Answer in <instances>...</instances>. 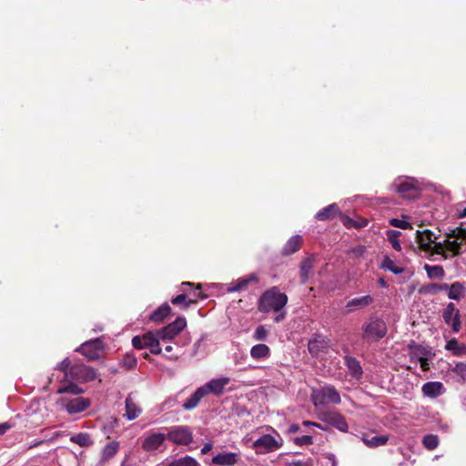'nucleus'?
<instances>
[{
	"instance_id": "49",
	"label": "nucleus",
	"mask_w": 466,
	"mask_h": 466,
	"mask_svg": "<svg viewBox=\"0 0 466 466\" xmlns=\"http://www.w3.org/2000/svg\"><path fill=\"white\" fill-rule=\"evenodd\" d=\"M294 442L297 444V445H309V444H312L313 442V439L310 435H303L301 437H297L295 440H294Z\"/></svg>"
},
{
	"instance_id": "58",
	"label": "nucleus",
	"mask_w": 466,
	"mask_h": 466,
	"mask_svg": "<svg viewBox=\"0 0 466 466\" xmlns=\"http://www.w3.org/2000/svg\"><path fill=\"white\" fill-rule=\"evenodd\" d=\"M456 217L459 218H466V207L463 208H457L456 209Z\"/></svg>"
},
{
	"instance_id": "14",
	"label": "nucleus",
	"mask_w": 466,
	"mask_h": 466,
	"mask_svg": "<svg viewBox=\"0 0 466 466\" xmlns=\"http://www.w3.org/2000/svg\"><path fill=\"white\" fill-rule=\"evenodd\" d=\"M187 326L185 318H177L175 321L168 324L161 329H157L158 335L162 339V342L174 339Z\"/></svg>"
},
{
	"instance_id": "18",
	"label": "nucleus",
	"mask_w": 466,
	"mask_h": 466,
	"mask_svg": "<svg viewBox=\"0 0 466 466\" xmlns=\"http://www.w3.org/2000/svg\"><path fill=\"white\" fill-rule=\"evenodd\" d=\"M344 364L348 369L349 375L356 380H360L362 378L363 375V370L360 363V361L350 355H345L344 356Z\"/></svg>"
},
{
	"instance_id": "62",
	"label": "nucleus",
	"mask_w": 466,
	"mask_h": 466,
	"mask_svg": "<svg viewBox=\"0 0 466 466\" xmlns=\"http://www.w3.org/2000/svg\"><path fill=\"white\" fill-rule=\"evenodd\" d=\"M326 459L329 460V461L330 462L331 466H336V459H335V456L333 454H329L326 457Z\"/></svg>"
},
{
	"instance_id": "53",
	"label": "nucleus",
	"mask_w": 466,
	"mask_h": 466,
	"mask_svg": "<svg viewBox=\"0 0 466 466\" xmlns=\"http://www.w3.org/2000/svg\"><path fill=\"white\" fill-rule=\"evenodd\" d=\"M451 286V284H448V283H441V284H433L432 285V288L435 291H447V293L449 292V287Z\"/></svg>"
},
{
	"instance_id": "1",
	"label": "nucleus",
	"mask_w": 466,
	"mask_h": 466,
	"mask_svg": "<svg viewBox=\"0 0 466 466\" xmlns=\"http://www.w3.org/2000/svg\"><path fill=\"white\" fill-rule=\"evenodd\" d=\"M242 441L247 447L254 450L257 454L274 452L284 443L281 435L270 426L256 429L246 435Z\"/></svg>"
},
{
	"instance_id": "60",
	"label": "nucleus",
	"mask_w": 466,
	"mask_h": 466,
	"mask_svg": "<svg viewBox=\"0 0 466 466\" xmlns=\"http://www.w3.org/2000/svg\"><path fill=\"white\" fill-rule=\"evenodd\" d=\"M212 449L211 443H206L204 447L201 449V453L206 454Z\"/></svg>"
},
{
	"instance_id": "51",
	"label": "nucleus",
	"mask_w": 466,
	"mask_h": 466,
	"mask_svg": "<svg viewBox=\"0 0 466 466\" xmlns=\"http://www.w3.org/2000/svg\"><path fill=\"white\" fill-rule=\"evenodd\" d=\"M120 466H139L138 462L132 459L130 455H126Z\"/></svg>"
},
{
	"instance_id": "21",
	"label": "nucleus",
	"mask_w": 466,
	"mask_h": 466,
	"mask_svg": "<svg viewBox=\"0 0 466 466\" xmlns=\"http://www.w3.org/2000/svg\"><path fill=\"white\" fill-rule=\"evenodd\" d=\"M120 443L117 441L108 442L101 451L99 465L103 466L106 462L113 459L118 452Z\"/></svg>"
},
{
	"instance_id": "41",
	"label": "nucleus",
	"mask_w": 466,
	"mask_h": 466,
	"mask_svg": "<svg viewBox=\"0 0 466 466\" xmlns=\"http://www.w3.org/2000/svg\"><path fill=\"white\" fill-rule=\"evenodd\" d=\"M451 371L459 378V381L466 383V362L457 363Z\"/></svg>"
},
{
	"instance_id": "16",
	"label": "nucleus",
	"mask_w": 466,
	"mask_h": 466,
	"mask_svg": "<svg viewBox=\"0 0 466 466\" xmlns=\"http://www.w3.org/2000/svg\"><path fill=\"white\" fill-rule=\"evenodd\" d=\"M436 239L437 237L435 236V234L429 229H425L422 231L418 230L416 233V241L420 248L426 254L431 248V245L434 243V240Z\"/></svg>"
},
{
	"instance_id": "10",
	"label": "nucleus",
	"mask_w": 466,
	"mask_h": 466,
	"mask_svg": "<svg viewBox=\"0 0 466 466\" xmlns=\"http://www.w3.org/2000/svg\"><path fill=\"white\" fill-rule=\"evenodd\" d=\"M103 350L104 342L101 339L97 338L82 343L76 350L92 361L99 359Z\"/></svg>"
},
{
	"instance_id": "54",
	"label": "nucleus",
	"mask_w": 466,
	"mask_h": 466,
	"mask_svg": "<svg viewBox=\"0 0 466 466\" xmlns=\"http://www.w3.org/2000/svg\"><path fill=\"white\" fill-rule=\"evenodd\" d=\"M365 250H366V248L364 246L360 245V246L352 248V253H354L357 257H360L364 254Z\"/></svg>"
},
{
	"instance_id": "17",
	"label": "nucleus",
	"mask_w": 466,
	"mask_h": 466,
	"mask_svg": "<svg viewBox=\"0 0 466 466\" xmlns=\"http://www.w3.org/2000/svg\"><path fill=\"white\" fill-rule=\"evenodd\" d=\"M374 301V298L370 295H365L351 299L346 303V310L350 313L356 310L363 309L371 305Z\"/></svg>"
},
{
	"instance_id": "5",
	"label": "nucleus",
	"mask_w": 466,
	"mask_h": 466,
	"mask_svg": "<svg viewBox=\"0 0 466 466\" xmlns=\"http://www.w3.org/2000/svg\"><path fill=\"white\" fill-rule=\"evenodd\" d=\"M160 342H162V339L158 335L157 330L148 331L141 336H135L132 339V345L135 349H147L150 353L155 355H158L162 351Z\"/></svg>"
},
{
	"instance_id": "57",
	"label": "nucleus",
	"mask_w": 466,
	"mask_h": 466,
	"mask_svg": "<svg viewBox=\"0 0 466 466\" xmlns=\"http://www.w3.org/2000/svg\"><path fill=\"white\" fill-rule=\"evenodd\" d=\"M290 466H311L309 461H294L290 463Z\"/></svg>"
},
{
	"instance_id": "27",
	"label": "nucleus",
	"mask_w": 466,
	"mask_h": 466,
	"mask_svg": "<svg viewBox=\"0 0 466 466\" xmlns=\"http://www.w3.org/2000/svg\"><path fill=\"white\" fill-rule=\"evenodd\" d=\"M269 355L270 350L266 344L254 345L250 350V356L257 360L268 359Z\"/></svg>"
},
{
	"instance_id": "56",
	"label": "nucleus",
	"mask_w": 466,
	"mask_h": 466,
	"mask_svg": "<svg viewBox=\"0 0 466 466\" xmlns=\"http://www.w3.org/2000/svg\"><path fill=\"white\" fill-rule=\"evenodd\" d=\"M43 442H44L43 440H34L30 443H28L25 450H31L33 448H35V447L41 445Z\"/></svg>"
},
{
	"instance_id": "28",
	"label": "nucleus",
	"mask_w": 466,
	"mask_h": 466,
	"mask_svg": "<svg viewBox=\"0 0 466 466\" xmlns=\"http://www.w3.org/2000/svg\"><path fill=\"white\" fill-rule=\"evenodd\" d=\"M170 310L169 305L164 303L150 314L149 319L157 323L162 322L169 315Z\"/></svg>"
},
{
	"instance_id": "22",
	"label": "nucleus",
	"mask_w": 466,
	"mask_h": 466,
	"mask_svg": "<svg viewBox=\"0 0 466 466\" xmlns=\"http://www.w3.org/2000/svg\"><path fill=\"white\" fill-rule=\"evenodd\" d=\"M125 408L126 413L124 416L130 421L136 420L142 413V409L130 395L125 400Z\"/></svg>"
},
{
	"instance_id": "24",
	"label": "nucleus",
	"mask_w": 466,
	"mask_h": 466,
	"mask_svg": "<svg viewBox=\"0 0 466 466\" xmlns=\"http://www.w3.org/2000/svg\"><path fill=\"white\" fill-rule=\"evenodd\" d=\"M466 295V286L463 282L455 281L449 287L447 296L450 299L460 300Z\"/></svg>"
},
{
	"instance_id": "55",
	"label": "nucleus",
	"mask_w": 466,
	"mask_h": 466,
	"mask_svg": "<svg viewBox=\"0 0 466 466\" xmlns=\"http://www.w3.org/2000/svg\"><path fill=\"white\" fill-rule=\"evenodd\" d=\"M11 428H12V424L9 422L0 423V436L4 435Z\"/></svg>"
},
{
	"instance_id": "7",
	"label": "nucleus",
	"mask_w": 466,
	"mask_h": 466,
	"mask_svg": "<svg viewBox=\"0 0 466 466\" xmlns=\"http://www.w3.org/2000/svg\"><path fill=\"white\" fill-rule=\"evenodd\" d=\"M422 182L410 177H400L394 180L391 188L397 193L412 198L421 189Z\"/></svg>"
},
{
	"instance_id": "35",
	"label": "nucleus",
	"mask_w": 466,
	"mask_h": 466,
	"mask_svg": "<svg viewBox=\"0 0 466 466\" xmlns=\"http://www.w3.org/2000/svg\"><path fill=\"white\" fill-rule=\"evenodd\" d=\"M84 390L74 383H70L57 390L58 394H70V397H79L78 395L82 394Z\"/></svg>"
},
{
	"instance_id": "8",
	"label": "nucleus",
	"mask_w": 466,
	"mask_h": 466,
	"mask_svg": "<svg viewBox=\"0 0 466 466\" xmlns=\"http://www.w3.org/2000/svg\"><path fill=\"white\" fill-rule=\"evenodd\" d=\"M57 405L69 415H74L87 410L91 401L85 397L63 396L57 400Z\"/></svg>"
},
{
	"instance_id": "34",
	"label": "nucleus",
	"mask_w": 466,
	"mask_h": 466,
	"mask_svg": "<svg viewBox=\"0 0 466 466\" xmlns=\"http://www.w3.org/2000/svg\"><path fill=\"white\" fill-rule=\"evenodd\" d=\"M212 464L219 466H230L233 465V453H219L213 457Z\"/></svg>"
},
{
	"instance_id": "43",
	"label": "nucleus",
	"mask_w": 466,
	"mask_h": 466,
	"mask_svg": "<svg viewBox=\"0 0 466 466\" xmlns=\"http://www.w3.org/2000/svg\"><path fill=\"white\" fill-rule=\"evenodd\" d=\"M445 349L453 351L454 354L458 356L461 355L464 352V347L460 346L455 339L449 340L446 343Z\"/></svg>"
},
{
	"instance_id": "48",
	"label": "nucleus",
	"mask_w": 466,
	"mask_h": 466,
	"mask_svg": "<svg viewBox=\"0 0 466 466\" xmlns=\"http://www.w3.org/2000/svg\"><path fill=\"white\" fill-rule=\"evenodd\" d=\"M418 351H420V348L419 347H414L413 349H411V354L415 357H418L419 360H420V367L423 370H429V363L427 361L426 359L422 358L421 356H418Z\"/></svg>"
},
{
	"instance_id": "45",
	"label": "nucleus",
	"mask_w": 466,
	"mask_h": 466,
	"mask_svg": "<svg viewBox=\"0 0 466 466\" xmlns=\"http://www.w3.org/2000/svg\"><path fill=\"white\" fill-rule=\"evenodd\" d=\"M268 336V330L263 325L258 326L253 334V338L258 341L267 339Z\"/></svg>"
},
{
	"instance_id": "64",
	"label": "nucleus",
	"mask_w": 466,
	"mask_h": 466,
	"mask_svg": "<svg viewBox=\"0 0 466 466\" xmlns=\"http://www.w3.org/2000/svg\"><path fill=\"white\" fill-rule=\"evenodd\" d=\"M378 283L380 287L382 288H386L388 286L386 280L382 278H380L379 280H378Z\"/></svg>"
},
{
	"instance_id": "31",
	"label": "nucleus",
	"mask_w": 466,
	"mask_h": 466,
	"mask_svg": "<svg viewBox=\"0 0 466 466\" xmlns=\"http://www.w3.org/2000/svg\"><path fill=\"white\" fill-rule=\"evenodd\" d=\"M70 441L74 442L80 447H89L93 444L91 435L86 432H79L70 437Z\"/></svg>"
},
{
	"instance_id": "12",
	"label": "nucleus",
	"mask_w": 466,
	"mask_h": 466,
	"mask_svg": "<svg viewBox=\"0 0 466 466\" xmlns=\"http://www.w3.org/2000/svg\"><path fill=\"white\" fill-rule=\"evenodd\" d=\"M167 439L166 433L149 432L145 436L141 448L147 452L161 451Z\"/></svg>"
},
{
	"instance_id": "25",
	"label": "nucleus",
	"mask_w": 466,
	"mask_h": 466,
	"mask_svg": "<svg viewBox=\"0 0 466 466\" xmlns=\"http://www.w3.org/2000/svg\"><path fill=\"white\" fill-rule=\"evenodd\" d=\"M258 282L256 273H250L245 277L238 279L235 282V292L247 290L250 285H255Z\"/></svg>"
},
{
	"instance_id": "50",
	"label": "nucleus",
	"mask_w": 466,
	"mask_h": 466,
	"mask_svg": "<svg viewBox=\"0 0 466 466\" xmlns=\"http://www.w3.org/2000/svg\"><path fill=\"white\" fill-rule=\"evenodd\" d=\"M123 362L127 368L132 369L137 365V358L131 354H127L124 357Z\"/></svg>"
},
{
	"instance_id": "40",
	"label": "nucleus",
	"mask_w": 466,
	"mask_h": 466,
	"mask_svg": "<svg viewBox=\"0 0 466 466\" xmlns=\"http://www.w3.org/2000/svg\"><path fill=\"white\" fill-rule=\"evenodd\" d=\"M445 244L446 251L451 252L453 256H458L462 253V250L458 247V241L453 238L446 237Z\"/></svg>"
},
{
	"instance_id": "29",
	"label": "nucleus",
	"mask_w": 466,
	"mask_h": 466,
	"mask_svg": "<svg viewBox=\"0 0 466 466\" xmlns=\"http://www.w3.org/2000/svg\"><path fill=\"white\" fill-rule=\"evenodd\" d=\"M301 245V237L299 235L292 236L283 247V253L290 255L297 252Z\"/></svg>"
},
{
	"instance_id": "20",
	"label": "nucleus",
	"mask_w": 466,
	"mask_h": 466,
	"mask_svg": "<svg viewBox=\"0 0 466 466\" xmlns=\"http://www.w3.org/2000/svg\"><path fill=\"white\" fill-rule=\"evenodd\" d=\"M329 348V341L320 335H316L308 344L309 351L312 356H319Z\"/></svg>"
},
{
	"instance_id": "32",
	"label": "nucleus",
	"mask_w": 466,
	"mask_h": 466,
	"mask_svg": "<svg viewBox=\"0 0 466 466\" xmlns=\"http://www.w3.org/2000/svg\"><path fill=\"white\" fill-rule=\"evenodd\" d=\"M388 436L386 435H380V436H364L362 438L363 442L368 446L369 448H377L380 446H383L388 441Z\"/></svg>"
},
{
	"instance_id": "19",
	"label": "nucleus",
	"mask_w": 466,
	"mask_h": 466,
	"mask_svg": "<svg viewBox=\"0 0 466 466\" xmlns=\"http://www.w3.org/2000/svg\"><path fill=\"white\" fill-rule=\"evenodd\" d=\"M421 390L425 396L435 399L445 393V387L441 381H429L423 384Z\"/></svg>"
},
{
	"instance_id": "11",
	"label": "nucleus",
	"mask_w": 466,
	"mask_h": 466,
	"mask_svg": "<svg viewBox=\"0 0 466 466\" xmlns=\"http://www.w3.org/2000/svg\"><path fill=\"white\" fill-rule=\"evenodd\" d=\"M167 440L177 445H188L193 441V434L187 426L171 427L167 433Z\"/></svg>"
},
{
	"instance_id": "36",
	"label": "nucleus",
	"mask_w": 466,
	"mask_h": 466,
	"mask_svg": "<svg viewBox=\"0 0 466 466\" xmlns=\"http://www.w3.org/2000/svg\"><path fill=\"white\" fill-rule=\"evenodd\" d=\"M400 235L401 232L399 230L390 229L387 231L388 240L391 244L392 248L396 251L401 250V245L399 240Z\"/></svg>"
},
{
	"instance_id": "9",
	"label": "nucleus",
	"mask_w": 466,
	"mask_h": 466,
	"mask_svg": "<svg viewBox=\"0 0 466 466\" xmlns=\"http://www.w3.org/2000/svg\"><path fill=\"white\" fill-rule=\"evenodd\" d=\"M96 376V370L84 363H76L69 369V379L78 382L92 381Z\"/></svg>"
},
{
	"instance_id": "63",
	"label": "nucleus",
	"mask_w": 466,
	"mask_h": 466,
	"mask_svg": "<svg viewBox=\"0 0 466 466\" xmlns=\"http://www.w3.org/2000/svg\"><path fill=\"white\" fill-rule=\"evenodd\" d=\"M303 424H304L305 426L318 427V428H320V429H321L320 425H319V424H317V423H315V422H311V421L305 420V421H303Z\"/></svg>"
},
{
	"instance_id": "46",
	"label": "nucleus",
	"mask_w": 466,
	"mask_h": 466,
	"mask_svg": "<svg viewBox=\"0 0 466 466\" xmlns=\"http://www.w3.org/2000/svg\"><path fill=\"white\" fill-rule=\"evenodd\" d=\"M71 366V361L68 358L64 359L61 362H59L56 366V370H61L65 373L66 378H69V369Z\"/></svg>"
},
{
	"instance_id": "6",
	"label": "nucleus",
	"mask_w": 466,
	"mask_h": 466,
	"mask_svg": "<svg viewBox=\"0 0 466 466\" xmlns=\"http://www.w3.org/2000/svg\"><path fill=\"white\" fill-rule=\"evenodd\" d=\"M387 325L380 318H370L362 325L363 338L368 341H378L387 334Z\"/></svg>"
},
{
	"instance_id": "13",
	"label": "nucleus",
	"mask_w": 466,
	"mask_h": 466,
	"mask_svg": "<svg viewBox=\"0 0 466 466\" xmlns=\"http://www.w3.org/2000/svg\"><path fill=\"white\" fill-rule=\"evenodd\" d=\"M442 318L444 322L451 326L454 333H458L461 328L460 310L455 307L454 303L450 302L447 304L442 311Z\"/></svg>"
},
{
	"instance_id": "26",
	"label": "nucleus",
	"mask_w": 466,
	"mask_h": 466,
	"mask_svg": "<svg viewBox=\"0 0 466 466\" xmlns=\"http://www.w3.org/2000/svg\"><path fill=\"white\" fill-rule=\"evenodd\" d=\"M448 238H453L458 241V247L462 250V247L466 245V228L458 227L452 229H450L445 234Z\"/></svg>"
},
{
	"instance_id": "61",
	"label": "nucleus",
	"mask_w": 466,
	"mask_h": 466,
	"mask_svg": "<svg viewBox=\"0 0 466 466\" xmlns=\"http://www.w3.org/2000/svg\"><path fill=\"white\" fill-rule=\"evenodd\" d=\"M299 431V426L298 424H291L289 428V432L295 433Z\"/></svg>"
},
{
	"instance_id": "3",
	"label": "nucleus",
	"mask_w": 466,
	"mask_h": 466,
	"mask_svg": "<svg viewBox=\"0 0 466 466\" xmlns=\"http://www.w3.org/2000/svg\"><path fill=\"white\" fill-rule=\"evenodd\" d=\"M230 381L231 379L229 377H219L210 380L191 394L187 400L183 403V409L186 410L195 409L203 398L210 394L221 396Z\"/></svg>"
},
{
	"instance_id": "59",
	"label": "nucleus",
	"mask_w": 466,
	"mask_h": 466,
	"mask_svg": "<svg viewBox=\"0 0 466 466\" xmlns=\"http://www.w3.org/2000/svg\"><path fill=\"white\" fill-rule=\"evenodd\" d=\"M201 344H202V339H201L195 342V344L193 346V351H192V354H191L192 356L197 355L198 350L200 348Z\"/></svg>"
},
{
	"instance_id": "2",
	"label": "nucleus",
	"mask_w": 466,
	"mask_h": 466,
	"mask_svg": "<svg viewBox=\"0 0 466 466\" xmlns=\"http://www.w3.org/2000/svg\"><path fill=\"white\" fill-rule=\"evenodd\" d=\"M287 303L288 296L274 286L262 293L258 308L261 313L275 312L274 321L279 323L286 318L285 306Z\"/></svg>"
},
{
	"instance_id": "30",
	"label": "nucleus",
	"mask_w": 466,
	"mask_h": 466,
	"mask_svg": "<svg viewBox=\"0 0 466 466\" xmlns=\"http://www.w3.org/2000/svg\"><path fill=\"white\" fill-rule=\"evenodd\" d=\"M423 268L426 271L428 278L431 279H442L445 275L443 268L440 265L425 264Z\"/></svg>"
},
{
	"instance_id": "15",
	"label": "nucleus",
	"mask_w": 466,
	"mask_h": 466,
	"mask_svg": "<svg viewBox=\"0 0 466 466\" xmlns=\"http://www.w3.org/2000/svg\"><path fill=\"white\" fill-rule=\"evenodd\" d=\"M322 421L333 426L342 432H347L349 426L345 418L336 411H326L319 413Z\"/></svg>"
},
{
	"instance_id": "52",
	"label": "nucleus",
	"mask_w": 466,
	"mask_h": 466,
	"mask_svg": "<svg viewBox=\"0 0 466 466\" xmlns=\"http://www.w3.org/2000/svg\"><path fill=\"white\" fill-rule=\"evenodd\" d=\"M187 299V296L186 294H179L176 297H174L172 299H171V302L175 305H178V304H182V303H187V300H186Z\"/></svg>"
},
{
	"instance_id": "44",
	"label": "nucleus",
	"mask_w": 466,
	"mask_h": 466,
	"mask_svg": "<svg viewBox=\"0 0 466 466\" xmlns=\"http://www.w3.org/2000/svg\"><path fill=\"white\" fill-rule=\"evenodd\" d=\"M192 298H190L186 303V307H188L190 304L196 303L198 299H203L207 296L201 292V285L198 284L194 290H192Z\"/></svg>"
},
{
	"instance_id": "33",
	"label": "nucleus",
	"mask_w": 466,
	"mask_h": 466,
	"mask_svg": "<svg viewBox=\"0 0 466 466\" xmlns=\"http://www.w3.org/2000/svg\"><path fill=\"white\" fill-rule=\"evenodd\" d=\"M380 268L396 275L401 274L403 272V268L397 265L396 262L388 256L383 258L380 263Z\"/></svg>"
},
{
	"instance_id": "37",
	"label": "nucleus",
	"mask_w": 466,
	"mask_h": 466,
	"mask_svg": "<svg viewBox=\"0 0 466 466\" xmlns=\"http://www.w3.org/2000/svg\"><path fill=\"white\" fill-rule=\"evenodd\" d=\"M428 255H441L443 258H447L446 244L443 242H435L431 245V248L427 252Z\"/></svg>"
},
{
	"instance_id": "4",
	"label": "nucleus",
	"mask_w": 466,
	"mask_h": 466,
	"mask_svg": "<svg viewBox=\"0 0 466 466\" xmlns=\"http://www.w3.org/2000/svg\"><path fill=\"white\" fill-rule=\"evenodd\" d=\"M311 400L314 406L320 410V409L325 408L329 404H339L341 398L335 387L329 385L313 390Z\"/></svg>"
},
{
	"instance_id": "23",
	"label": "nucleus",
	"mask_w": 466,
	"mask_h": 466,
	"mask_svg": "<svg viewBox=\"0 0 466 466\" xmlns=\"http://www.w3.org/2000/svg\"><path fill=\"white\" fill-rule=\"evenodd\" d=\"M339 214L340 210L339 206L336 203H332L318 211L315 215V218L319 221H325Z\"/></svg>"
},
{
	"instance_id": "42",
	"label": "nucleus",
	"mask_w": 466,
	"mask_h": 466,
	"mask_svg": "<svg viewBox=\"0 0 466 466\" xmlns=\"http://www.w3.org/2000/svg\"><path fill=\"white\" fill-rule=\"evenodd\" d=\"M168 466H198V461L190 456H185L172 461Z\"/></svg>"
},
{
	"instance_id": "38",
	"label": "nucleus",
	"mask_w": 466,
	"mask_h": 466,
	"mask_svg": "<svg viewBox=\"0 0 466 466\" xmlns=\"http://www.w3.org/2000/svg\"><path fill=\"white\" fill-rule=\"evenodd\" d=\"M313 268V260L311 258H306L302 261L300 266V274L302 282H306Z\"/></svg>"
},
{
	"instance_id": "47",
	"label": "nucleus",
	"mask_w": 466,
	"mask_h": 466,
	"mask_svg": "<svg viewBox=\"0 0 466 466\" xmlns=\"http://www.w3.org/2000/svg\"><path fill=\"white\" fill-rule=\"evenodd\" d=\"M390 224L392 227L401 228V229H407V228H410V222L403 220V219H399V218L390 219Z\"/></svg>"
},
{
	"instance_id": "39",
	"label": "nucleus",
	"mask_w": 466,
	"mask_h": 466,
	"mask_svg": "<svg viewBox=\"0 0 466 466\" xmlns=\"http://www.w3.org/2000/svg\"><path fill=\"white\" fill-rule=\"evenodd\" d=\"M422 443L430 451L435 450L439 445V438L434 434H428L423 437Z\"/></svg>"
}]
</instances>
